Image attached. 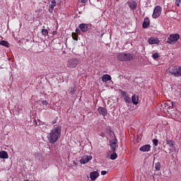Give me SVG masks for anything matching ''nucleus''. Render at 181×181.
I'll list each match as a JSON object with an SVG mask.
<instances>
[{
    "mask_svg": "<svg viewBox=\"0 0 181 181\" xmlns=\"http://www.w3.org/2000/svg\"><path fill=\"white\" fill-rule=\"evenodd\" d=\"M62 135V127L54 126V128L47 135V139L49 144H56Z\"/></svg>",
    "mask_w": 181,
    "mask_h": 181,
    "instance_id": "1",
    "label": "nucleus"
},
{
    "mask_svg": "<svg viewBox=\"0 0 181 181\" xmlns=\"http://www.w3.org/2000/svg\"><path fill=\"white\" fill-rule=\"evenodd\" d=\"M117 58L119 62H132L135 59V55L130 53L120 52L117 54Z\"/></svg>",
    "mask_w": 181,
    "mask_h": 181,
    "instance_id": "2",
    "label": "nucleus"
},
{
    "mask_svg": "<svg viewBox=\"0 0 181 181\" xmlns=\"http://www.w3.org/2000/svg\"><path fill=\"white\" fill-rule=\"evenodd\" d=\"M168 73L174 77H181V66H171L168 69Z\"/></svg>",
    "mask_w": 181,
    "mask_h": 181,
    "instance_id": "3",
    "label": "nucleus"
},
{
    "mask_svg": "<svg viewBox=\"0 0 181 181\" xmlns=\"http://www.w3.org/2000/svg\"><path fill=\"white\" fill-rule=\"evenodd\" d=\"M80 63V59L77 58L69 59L67 62L66 66L69 69H75Z\"/></svg>",
    "mask_w": 181,
    "mask_h": 181,
    "instance_id": "4",
    "label": "nucleus"
},
{
    "mask_svg": "<svg viewBox=\"0 0 181 181\" xmlns=\"http://www.w3.org/2000/svg\"><path fill=\"white\" fill-rule=\"evenodd\" d=\"M180 39V35H179V34H170L167 40V43H169V45H175L177 43V40Z\"/></svg>",
    "mask_w": 181,
    "mask_h": 181,
    "instance_id": "5",
    "label": "nucleus"
},
{
    "mask_svg": "<svg viewBox=\"0 0 181 181\" xmlns=\"http://www.w3.org/2000/svg\"><path fill=\"white\" fill-rule=\"evenodd\" d=\"M160 13H162V7H160V6H156L154 8L152 18L153 19H157V18L160 16Z\"/></svg>",
    "mask_w": 181,
    "mask_h": 181,
    "instance_id": "6",
    "label": "nucleus"
},
{
    "mask_svg": "<svg viewBox=\"0 0 181 181\" xmlns=\"http://www.w3.org/2000/svg\"><path fill=\"white\" fill-rule=\"evenodd\" d=\"M110 144L112 152H115L117 148H118V140H117V137L115 136V139L110 140Z\"/></svg>",
    "mask_w": 181,
    "mask_h": 181,
    "instance_id": "7",
    "label": "nucleus"
},
{
    "mask_svg": "<svg viewBox=\"0 0 181 181\" xmlns=\"http://www.w3.org/2000/svg\"><path fill=\"white\" fill-rule=\"evenodd\" d=\"M166 145L167 148H168L170 152H173L175 151V144H173V141L166 139Z\"/></svg>",
    "mask_w": 181,
    "mask_h": 181,
    "instance_id": "8",
    "label": "nucleus"
},
{
    "mask_svg": "<svg viewBox=\"0 0 181 181\" xmlns=\"http://www.w3.org/2000/svg\"><path fill=\"white\" fill-rule=\"evenodd\" d=\"M93 159V156H84L82 159L80 160V163L81 165H86V163H88L90 160Z\"/></svg>",
    "mask_w": 181,
    "mask_h": 181,
    "instance_id": "9",
    "label": "nucleus"
},
{
    "mask_svg": "<svg viewBox=\"0 0 181 181\" xmlns=\"http://www.w3.org/2000/svg\"><path fill=\"white\" fill-rule=\"evenodd\" d=\"M127 5L129 8H130L132 11H135L136 9V6H138V4L135 1H127Z\"/></svg>",
    "mask_w": 181,
    "mask_h": 181,
    "instance_id": "10",
    "label": "nucleus"
},
{
    "mask_svg": "<svg viewBox=\"0 0 181 181\" xmlns=\"http://www.w3.org/2000/svg\"><path fill=\"white\" fill-rule=\"evenodd\" d=\"M149 45H159L160 41L157 37H150L148 40Z\"/></svg>",
    "mask_w": 181,
    "mask_h": 181,
    "instance_id": "11",
    "label": "nucleus"
},
{
    "mask_svg": "<svg viewBox=\"0 0 181 181\" xmlns=\"http://www.w3.org/2000/svg\"><path fill=\"white\" fill-rule=\"evenodd\" d=\"M98 112L100 115H103V117H107V111L105 107H99L98 108Z\"/></svg>",
    "mask_w": 181,
    "mask_h": 181,
    "instance_id": "12",
    "label": "nucleus"
},
{
    "mask_svg": "<svg viewBox=\"0 0 181 181\" xmlns=\"http://www.w3.org/2000/svg\"><path fill=\"white\" fill-rule=\"evenodd\" d=\"M121 94L124 97V100L126 101V103H128L129 104H131V98L125 91L121 90Z\"/></svg>",
    "mask_w": 181,
    "mask_h": 181,
    "instance_id": "13",
    "label": "nucleus"
},
{
    "mask_svg": "<svg viewBox=\"0 0 181 181\" xmlns=\"http://www.w3.org/2000/svg\"><path fill=\"white\" fill-rule=\"evenodd\" d=\"M78 28H79V29H81V32H83V33H86V32H87V30H88V25L86 23L80 24Z\"/></svg>",
    "mask_w": 181,
    "mask_h": 181,
    "instance_id": "14",
    "label": "nucleus"
},
{
    "mask_svg": "<svg viewBox=\"0 0 181 181\" xmlns=\"http://www.w3.org/2000/svg\"><path fill=\"white\" fill-rule=\"evenodd\" d=\"M139 151L141 152H149L151 151V145L149 144H146L144 146H142L140 147Z\"/></svg>",
    "mask_w": 181,
    "mask_h": 181,
    "instance_id": "15",
    "label": "nucleus"
},
{
    "mask_svg": "<svg viewBox=\"0 0 181 181\" xmlns=\"http://www.w3.org/2000/svg\"><path fill=\"white\" fill-rule=\"evenodd\" d=\"M57 6V3L56 2V0H52L51 1V4L49 5V12L52 13L53 12V10L54 9L55 6Z\"/></svg>",
    "mask_w": 181,
    "mask_h": 181,
    "instance_id": "16",
    "label": "nucleus"
},
{
    "mask_svg": "<svg viewBox=\"0 0 181 181\" xmlns=\"http://www.w3.org/2000/svg\"><path fill=\"white\" fill-rule=\"evenodd\" d=\"M90 179L91 180H95L98 176H100V174L97 171H93L90 173Z\"/></svg>",
    "mask_w": 181,
    "mask_h": 181,
    "instance_id": "17",
    "label": "nucleus"
},
{
    "mask_svg": "<svg viewBox=\"0 0 181 181\" xmlns=\"http://www.w3.org/2000/svg\"><path fill=\"white\" fill-rule=\"evenodd\" d=\"M149 23H150L149 18L148 17L144 18L142 24V27L144 28V29H146V28L149 26Z\"/></svg>",
    "mask_w": 181,
    "mask_h": 181,
    "instance_id": "18",
    "label": "nucleus"
},
{
    "mask_svg": "<svg viewBox=\"0 0 181 181\" xmlns=\"http://www.w3.org/2000/svg\"><path fill=\"white\" fill-rule=\"evenodd\" d=\"M110 80L111 76L108 74H105L102 76V81H103V83H107V81H110Z\"/></svg>",
    "mask_w": 181,
    "mask_h": 181,
    "instance_id": "19",
    "label": "nucleus"
},
{
    "mask_svg": "<svg viewBox=\"0 0 181 181\" xmlns=\"http://www.w3.org/2000/svg\"><path fill=\"white\" fill-rule=\"evenodd\" d=\"M138 101H139V98L136 97V95H134L132 97V102L134 105H137Z\"/></svg>",
    "mask_w": 181,
    "mask_h": 181,
    "instance_id": "20",
    "label": "nucleus"
},
{
    "mask_svg": "<svg viewBox=\"0 0 181 181\" xmlns=\"http://www.w3.org/2000/svg\"><path fill=\"white\" fill-rule=\"evenodd\" d=\"M0 158L1 159H8V153L6 151H0Z\"/></svg>",
    "mask_w": 181,
    "mask_h": 181,
    "instance_id": "21",
    "label": "nucleus"
},
{
    "mask_svg": "<svg viewBox=\"0 0 181 181\" xmlns=\"http://www.w3.org/2000/svg\"><path fill=\"white\" fill-rule=\"evenodd\" d=\"M0 45L1 46H5V47H9V42L8 41H1Z\"/></svg>",
    "mask_w": 181,
    "mask_h": 181,
    "instance_id": "22",
    "label": "nucleus"
},
{
    "mask_svg": "<svg viewBox=\"0 0 181 181\" xmlns=\"http://www.w3.org/2000/svg\"><path fill=\"white\" fill-rule=\"evenodd\" d=\"M117 158H118V156L117 155V153H115V151L113 152V153L110 155V159L112 160H115V159H117Z\"/></svg>",
    "mask_w": 181,
    "mask_h": 181,
    "instance_id": "23",
    "label": "nucleus"
},
{
    "mask_svg": "<svg viewBox=\"0 0 181 181\" xmlns=\"http://www.w3.org/2000/svg\"><path fill=\"white\" fill-rule=\"evenodd\" d=\"M41 33L42 36H47L49 35V31L47 29H42Z\"/></svg>",
    "mask_w": 181,
    "mask_h": 181,
    "instance_id": "24",
    "label": "nucleus"
},
{
    "mask_svg": "<svg viewBox=\"0 0 181 181\" xmlns=\"http://www.w3.org/2000/svg\"><path fill=\"white\" fill-rule=\"evenodd\" d=\"M156 170H160V163L158 162L155 164Z\"/></svg>",
    "mask_w": 181,
    "mask_h": 181,
    "instance_id": "25",
    "label": "nucleus"
},
{
    "mask_svg": "<svg viewBox=\"0 0 181 181\" xmlns=\"http://www.w3.org/2000/svg\"><path fill=\"white\" fill-rule=\"evenodd\" d=\"M42 158V154L40 153H35V158L36 159H40Z\"/></svg>",
    "mask_w": 181,
    "mask_h": 181,
    "instance_id": "26",
    "label": "nucleus"
},
{
    "mask_svg": "<svg viewBox=\"0 0 181 181\" xmlns=\"http://www.w3.org/2000/svg\"><path fill=\"white\" fill-rule=\"evenodd\" d=\"M158 139H153V144L155 146H158Z\"/></svg>",
    "mask_w": 181,
    "mask_h": 181,
    "instance_id": "27",
    "label": "nucleus"
},
{
    "mask_svg": "<svg viewBox=\"0 0 181 181\" xmlns=\"http://www.w3.org/2000/svg\"><path fill=\"white\" fill-rule=\"evenodd\" d=\"M159 57V54L158 53H154L153 54V59H158Z\"/></svg>",
    "mask_w": 181,
    "mask_h": 181,
    "instance_id": "28",
    "label": "nucleus"
},
{
    "mask_svg": "<svg viewBox=\"0 0 181 181\" xmlns=\"http://www.w3.org/2000/svg\"><path fill=\"white\" fill-rule=\"evenodd\" d=\"M180 3H181L180 0H175L176 6H180Z\"/></svg>",
    "mask_w": 181,
    "mask_h": 181,
    "instance_id": "29",
    "label": "nucleus"
},
{
    "mask_svg": "<svg viewBox=\"0 0 181 181\" xmlns=\"http://www.w3.org/2000/svg\"><path fill=\"white\" fill-rule=\"evenodd\" d=\"M70 93H76V86L71 88Z\"/></svg>",
    "mask_w": 181,
    "mask_h": 181,
    "instance_id": "30",
    "label": "nucleus"
},
{
    "mask_svg": "<svg viewBox=\"0 0 181 181\" xmlns=\"http://www.w3.org/2000/svg\"><path fill=\"white\" fill-rule=\"evenodd\" d=\"M42 105H48L49 103L46 100L41 101Z\"/></svg>",
    "mask_w": 181,
    "mask_h": 181,
    "instance_id": "31",
    "label": "nucleus"
},
{
    "mask_svg": "<svg viewBox=\"0 0 181 181\" xmlns=\"http://www.w3.org/2000/svg\"><path fill=\"white\" fill-rule=\"evenodd\" d=\"M72 37H73V39H74V40H77V35H76V33H73Z\"/></svg>",
    "mask_w": 181,
    "mask_h": 181,
    "instance_id": "32",
    "label": "nucleus"
},
{
    "mask_svg": "<svg viewBox=\"0 0 181 181\" xmlns=\"http://www.w3.org/2000/svg\"><path fill=\"white\" fill-rule=\"evenodd\" d=\"M101 175H107V171H105V170L101 171Z\"/></svg>",
    "mask_w": 181,
    "mask_h": 181,
    "instance_id": "33",
    "label": "nucleus"
},
{
    "mask_svg": "<svg viewBox=\"0 0 181 181\" xmlns=\"http://www.w3.org/2000/svg\"><path fill=\"white\" fill-rule=\"evenodd\" d=\"M76 33H78V34L81 33L80 29H78V28L76 29Z\"/></svg>",
    "mask_w": 181,
    "mask_h": 181,
    "instance_id": "34",
    "label": "nucleus"
},
{
    "mask_svg": "<svg viewBox=\"0 0 181 181\" xmlns=\"http://www.w3.org/2000/svg\"><path fill=\"white\" fill-rule=\"evenodd\" d=\"M87 1H88V0H81V3L82 4H86V2H87Z\"/></svg>",
    "mask_w": 181,
    "mask_h": 181,
    "instance_id": "35",
    "label": "nucleus"
},
{
    "mask_svg": "<svg viewBox=\"0 0 181 181\" xmlns=\"http://www.w3.org/2000/svg\"><path fill=\"white\" fill-rule=\"evenodd\" d=\"M56 122H57L56 120L52 121V124H56Z\"/></svg>",
    "mask_w": 181,
    "mask_h": 181,
    "instance_id": "36",
    "label": "nucleus"
},
{
    "mask_svg": "<svg viewBox=\"0 0 181 181\" xmlns=\"http://www.w3.org/2000/svg\"><path fill=\"white\" fill-rule=\"evenodd\" d=\"M171 105H172V107H173V102L171 103Z\"/></svg>",
    "mask_w": 181,
    "mask_h": 181,
    "instance_id": "37",
    "label": "nucleus"
}]
</instances>
